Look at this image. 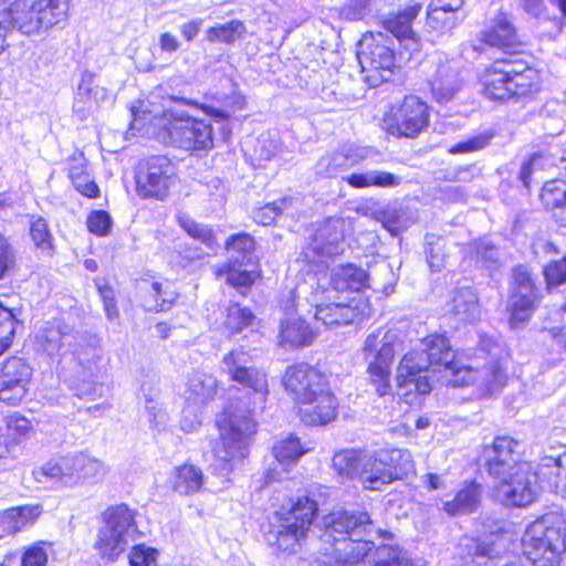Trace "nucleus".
Masks as SVG:
<instances>
[{
    "label": "nucleus",
    "mask_w": 566,
    "mask_h": 566,
    "mask_svg": "<svg viewBox=\"0 0 566 566\" xmlns=\"http://www.w3.org/2000/svg\"><path fill=\"white\" fill-rule=\"evenodd\" d=\"M249 363L250 356L242 349L230 352L222 360V369L233 381L253 392V401L252 408L241 406L240 401L231 402L217 420L220 439L213 449L211 468L221 476H227L247 458L256 432L253 411L263 408L269 394L266 375L248 366Z\"/></svg>",
    "instance_id": "1"
},
{
    "label": "nucleus",
    "mask_w": 566,
    "mask_h": 566,
    "mask_svg": "<svg viewBox=\"0 0 566 566\" xmlns=\"http://www.w3.org/2000/svg\"><path fill=\"white\" fill-rule=\"evenodd\" d=\"M386 531L375 527L367 512L343 510L326 520L323 541L331 544V555L323 563L329 566H354L374 548V538L384 537Z\"/></svg>",
    "instance_id": "2"
},
{
    "label": "nucleus",
    "mask_w": 566,
    "mask_h": 566,
    "mask_svg": "<svg viewBox=\"0 0 566 566\" xmlns=\"http://www.w3.org/2000/svg\"><path fill=\"white\" fill-rule=\"evenodd\" d=\"M283 385L300 405L301 420L308 426H322L337 415V400L325 374L308 364L287 367Z\"/></svg>",
    "instance_id": "3"
},
{
    "label": "nucleus",
    "mask_w": 566,
    "mask_h": 566,
    "mask_svg": "<svg viewBox=\"0 0 566 566\" xmlns=\"http://www.w3.org/2000/svg\"><path fill=\"white\" fill-rule=\"evenodd\" d=\"M454 354L449 339L443 334H430L419 340V346L403 355L397 368L399 386H413L420 395H427L432 386L429 368L433 371L450 369Z\"/></svg>",
    "instance_id": "4"
},
{
    "label": "nucleus",
    "mask_w": 566,
    "mask_h": 566,
    "mask_svg": "<svg viewBox=\"0 0 566 566\" xmlns=\"http://www.w3.org/2000/svg\"><path fill=\"white\" fill-rule=\"evenodd\" d=\"M316 511L315 502L308 497H300L296 502L281 505L268 517L265 541L281 552L294 553L308 531Z\"/></svg>",
    "instance_id": "5"
},
{
    "label": "nucleus",
    "mask_w": 566,
    "mask_h": 566,
    "mask_svg": "<svg viewBox=\"0 0 566 566\" xmlns=\"http://www.w3.org/2000/svg\"><path fill=\"white\" fill-rule=\"evenodd\" d=\"M133 116L130 129H142L147 120L157 119L164 125L157 139L161 142H213L212 127L203 120H197L182 112L171 108L164 109L160 117L158 112L148 108L144 101H137L130 107Z\"/></svg>",
    "instance_id": "6"
},
{
    "label": "nucleus",
    "mask_w": 566,
    "mask_h": 566,
    "mask_svg": "<svg viewBox=\"0 0 566 566\" xmlns=\"http://www.w3.org/2000/svg\"><path fill=\"white\" fill-rule=\"evenodd\" d=\"M563 522L545 515L531 523L523 537L522 551L534 566H558L566 549Z\"/></svg>",
    "instance_id": "7"
},
{
    "label": "nucleus",
    "mask_w": 566,
    "mask_h": 566,
    "mask_svg": "<svg viewBox=\"0 0 566 566\" xmlns=\"http://www.w3.org/2000/svg\"><path fill=\"white\" fill-rule=\"evenodd\" d=\"M347 222L343 218H327L321 222L308 242L303 247L296 262L308 273L322 272L325 259L344 251V239Z\"/></svg>",
    "instance_id": "8"
},
{
    "label": "nucleus",
    "mask_w": 566,
    "mask_h": 566,
    "mask_svg": "<svg viewBox=\"0 0 566 566\" xmlns=\"http://www.w3.org/2000/svg\"><path fill=\"white\" fill-rule=\"evenodd\" d=\"M400 346L396 332L378 328L370 333L364 343L363 355L368 364L369 378L379 396L390 389V367Z\"/></svg>",
    "instance_id": "9"
},
{
    "label": "nucleus",
    "mask_w": 566,
    "mask_h": 566,
    "mask_svg": "<svg viewBox=\"0 0 566 566\" xmlns=\"http://www.w3.org/2000/svg\"><path fill=\"white\" fill-rule=\"evenodd\" d=\"M105 525L99 528L95 547L104 556L117 557L137 532L135 513L125 503L109 506L103 513Z\"/></svg>",
    "instance_id": "10"
},
{
    "label": "nucleus",
    "mask_w": 566,
    "mask_h": 566,
    "mask_svg": "<svg viewBox=\"0 0 566 566\" xmlns=\"http://www.w3.org/2000/svg\"><path fill=\"white\" fill-rule=\"evenodd\" d=\"M43 474L73 486L102 480L106 474L105 465L85 453H74L49 461L42 468Z\"/></svg>",
    "instance_id": "11"
},
{
    "label": "nucleus",
    "mask_w": 566,
    "mask_h": 566,
    "mask_svg": "<svg viewBox=\"0 0 566 566\" xmlns=\"http://www.w3.org/2000/svg\"><path fill=\"white\" fill-rule=\"evenodd\" d=\"M495 481V497L504 505L527 506L539 495L538 476L530 462L515 467L514 471Z\"/></svg>",
    "instance_id": "12"
},
{
    "label": "nucleus",
    "mask_w": 566,
    "mask_h": 566,
    "mask_svg": "<svg viewBox=\"0 0 566 566\" xmlns=\"http://www.w3.org/2000/svg\"><path fill=\"white\" fill-rule=\"evenodd\" d=\"M429 124L428 105L418 96L409 95L385 116L382 128L396 138H417Z\"/></svg>",
    "instance_id": "13"
},
{
    "label": "nucleus",
    "mask_w": 566,
    "mask_h": 566,
    "mask_svg": "<svg viewBox=\"0 0 566 566\" xmlns=\"http://www.w3.org/2000/svg\"><path fill=\"white\" fill-rule=\"evenodd\" d=\"M137 195L165 200L176 179V168L166 156H153L138 164L135 174Z\"/></svg>",
    "instance_id": "14"
},
{
    "label": "nucleus",
    "mask_w": 566,
    "mask_h": 566,
    "mask_svg": "<svg viewBox=\"0 0 566 566\" xmlns=\"http://www.w3.org/2000/svg\"><path fill=\"white\" fill-rule=\"evenodd\" d=\"M432 72L428 83L432 98L439 104L452 101L463 87V76L460 62L439 53L432 57Z\"/></svg>",
    "instance_id": "15"
},
{
    "label": "nucleus",
    "mask_w": 566,
    "mask_h": 566,
    "mask_svg": "<svg viewBox=\"0 0 566 566\" xmlns=\"http://www.w3.org/2000/svg\"><path fill=\"white\" fill-rule=\"evenodd\" d=\"M32 368L21 357L8 358L0 368V401L19 403L27 395Z\"/></svg>",
    "instance_id": "16"
},
{
    "label": "nucleus",
    "mask_w": 566,
    "mask_h": 566,
    "mask_svg": "<svg viewBox=\"0 0 566 566\" xmlns=\"http://www.w3.org/2000/svg\"><path fill=\"white\" fill-rule=\"evenodd\" d=\"M518 443L510 437H497L491 446L483 450L484 467L494 480L515 470L524 463L516 451Z\"/></svg>",
    "instance_id": "17"
},
{
    "label": "nucleus",
    "mask_w": 566,
    "mask_h": 566,
    "mask_svg": "<svg viewBox=\"0 0 566 566\" xmlns=\"http://www.w3.org/2000/svg\"><path fill=\"white\" fill-rule=\"evenodd\" d=\"M357 60L363 71H390L395 64L392 49L386 44L382 33L365 34L358 44Z\"/></svg>",
    "instance_id": "18"
},
{
    "label": "nucleus",
    "mask_w": 566,
    "mask_h": 566,
    "mask_svg": "<svg viewBox=\"0 0 566 566\" xmlns=\"http://www.w3.org/2000/svg\"><path fill=\"white\" fill-rule=\"evenodd\" d=\"M327 295L328 293L324 290L312 293L314 316L317 321L327 327H335L350 324L356 319L358 316L356 307L345 301H332L333 295L331 294V298H327Z\"/></svg>",
    "instance_id": "19"
},
{
    "label": "nucleus",
    "mask_w": 566,
    "mask_h": 566,
    "mask_svg": "<svg viewBox=\"0 0 566 566\" xmlns=\"http://www.w3.org/2000/svg\"><path fill=\"white\" fill-rule=\"evenodd\" d=\"M109 102V93L105 87L94 85L93 75L84 73L74 97L73 113L78 120L92 116L102 104Z\"/></svg>",
    "instance_id": "20"
},
{
    "label": "nucleus",
    "mask_w": 566,
    "mask_h": 566,
    "mask_svg": "<svg viewBox=\"0 0 566 566\" xmlns=\"http://www.w3.org/2000/svg\"><path fill=\"white\" fill-rule=\"evenodd\" d=\"M1 21H6L8 29H15L24 35H40L45 32L36 0H17Z\"/></svg>",
    "instance_id": "21"
},
{
    "label": "nucleus",
    "mask_w": 566,
    "mask_h": 566,
    "mask_svg": "<svg viewBox=\"0 0 566 566\" xmlns=\"http://www.w3.org/2000/svg\"><path fill=\"white\" fill-rule=\"evenodd\" d=\"M480 40L490 46L515 49L521 44L514 24L504 12H499L480 33Z\"/></svg>",
    "instance_id": "22"
},
{
    "label": "nucleus",
    "mask_w": 566,
    "mask_h": 566,
    "mask_svg": "<svg viewBox=\"0 0 566 566\" xmlns=\"http://www.w3.org/2000/svg\"><path fill=\"white\" fill-rule=\"evenodd\" d=\"M420 10V4L410 6L398 14L388 18L384 23L386 31L390 32L410 53L420 49L419 40L411 28V21L419 14Z\"/></svg>",
    "instance_id": "23"
},
{
    "label": "nucleus",
    "mask_w": 566,
    "mask_h": 566,
    "mask_svg": "<svg viewBox=\"0 0 566 566\" xmlns=\"http://www.w3.org/2000/svg\"><path fill=\"white\" fill-rule=\"evenodd\" d=\"M317 332L301 316H287L281 321L279 344L282 347L298 348L312 345Z\"/></svg>",
    "instance_id": "24"
},
{
    "label": "nucleus",
    "mask_w": 566,
    "mask_h": 566,
    "mask_svg": "<svg viewBox=\"0 0 566 566\" xmlns=\"http://www.w3.org/2000/svg\"><path fill=\"white\" fill-rule=\"evenodd\" d=\"M74 329L67 325L48 324L41 327L36 335L35 342L40 350L50 356L61 354L73 346Z\"/></svg>",
    "instance_id": "25"
},
{
    "label": "nucleus",
    "mask_w": 566,
    "mask_h": 566,
    "mask_svg": "<svg viewBox=\"0 0 566 566\" xmlns=\"http://www.w3.org/2000/svg\"><path fill=\"white\" fill-rule=\"evenodd\" d=\"M379 459V451L373 454L365 453L360 459L357 480L365 489L380 490L384 485L394 482L391 471Z\"/></svg>",
    "instance_id": "26"
},
{
    "label": "nucleus",
    "mask_w": 566,
    "mask_h": 566,
    "mask_svg": "<svg viewBox=\"0 0 566 566\" xmlns=\"http://www.w3.org/2000/svg\"><path fill=\"white\" fill-rule=\"evenodd\" d=\"M217 394V379L213 375L196 370L188 376L185 397L188 401V407L184 412H187L191 406L201 407L211 401Z\"/></svg>",
    "instance_id": "27"
},
{
    "label": "nucleus",
    "mask_w": 566,
    "mask_h": 566,
    "mask_svg": "<svg viewBox=\"0 0 566 566\" xmlns=\"http://www.w3.org/2000/svg\"><path fill=\"white\" fill-rule=\"evenodd\" d=\"M369 275L361 268L353 264L342 265L333 269L329 275V287L324 289L327 292V298L334 292L360 291L365 286H369Z\"/></svg>",
    "instance_id": "28"
},
{
    "label": "nucleus",
    "mask_w": 566,
    "mask_h": 566,
    "mask_svg": "<svg viewBox=\"0 0 566 566\" xmlns=\"http://www.w3.org/2000/svg\"><path fill=\"white\" fill-rule=\"evenodd\" d=\"M514 73L511 65L494 62L483 76L484 94L490 99L505 101L512 97L510 75Z\"/></svg>",
    "instance_id": "29"
},
{
    "label": "nucleus",
    "mask_w": 566,
    "mask_h": 566,
    "mask_svg": "<svg viewBox=\"0 0 566 566\" xmlns=\"http://www.w3.org/2000/svg\"><path fill=\"white\" fill-rule=\"evenodd\" d=\"M66 354H71L80 366L91 369L102 356L99 338L93 334L74 331L73 346L63 352V355Z\"/></svg>",
    "instance_id": "30"
},
{
    "label": "nucleus",
    "mask_w": 566,
    "mask_h": 566,
    "mask_svg": "<svg viewBox=\"0 0 566 566\" xmlns=\"http://www.w3.org/2000/svg\"><path fill=\"white\" fill-rule=\"evenodd\" d=\"M506 375L500 365H493L483 371H475L471 368H460L451 380L454 386H467L481 380L488 392L492 394L504 386Z\"/></svg>",
    "instance_id": "31"
},
{
    "label": "nucleus",
    "mask_w": 566,
    "mask_h": 566,
    "mask_svg": "<svg viewBox=\"0 0 566 566\" xmlns=\"http://www.w3.org/2000/svg\"><path fill=\"white\" fill-rule=\"evenodd\" d=\"M418 219L417 211L403 203L388 206L377 213V220L391 235H398Z\"/></svg>",
    "instance_id": "32"
},
{
    "label": "nucleus",
    "mask_w": 566,
    "mask_h": 566,
    "mask_svg": "<svg viewBox=\"0 0 566 566\" xmlns=\"http://www.w3.org/2000/svg\"><path fill=\"white\" fill-rule=\"evenodd\" d=\"M169 482L175 492L180 495H191L201 490L205 475L199 467L192 463H184L174 469Z\"/></svg>",
    "instance_id": "33"
},
{
    "label": "nucleus",
    "mask_w": 566,
    "mask_h": 566,
    "mask_svg": "<svg viewBox=\"0 0 566 566\" xmlns=\"http://www.w3.org/2000/svg\"><path fill=\"white\" fill-rule=\"evenodd\" d=\"M41 513L42 506L40 504L10 507L0 513V531L10 534L17 533L33 524Z\"/></svg>",
    "instance_id": "34"
},
{
    "label": "nucleus",
    "mask_w": 566,
    "mask_h": 566,
    "mask_svg": "<svg viewBox=\"0 0 566 566\" xmlns=\"http://www.w3.org/2000/svg\"><path fill=\"white\" fill-rule=\"evenodd\" d=\"M229 253V266H254L255 265V242L248 233L232 234L226 242Z\"/></svg>",
    "instance_id": "35"
},
{
    "label": "nucleus",
    "mask_w": 566,
    "mask_h": 566,
    "mask_svg": "<svg viewBox=\"0 0 566 566\" xmlns=\"http://www.w3.org/2000/svg\"><path fill=\"white\" fill-rule=\"evenodd\" d=\"M482 488L475 482L467 484L450 501H444L442 510L449 516L469 514L476 510L481 500Z\"/></svg>",
    "instance_id": "36"
},
{
    "label": "nucleus",
    "mask_w": 566,
    "mask_h": 566,
    "mask_svg": "<svg viewBox=\"0 0 566 566\" xmlns=\"http://www.w3.org/2000/svg\"><path fill=\"white\" fill-rule=\"evenodd\" d=\"M450 310L462 322L478 321L481 314L478 294L470 286L458 287L453 293Z\"/></svg>",
    "instance_id": "37"
},
{
    "label": "nucleus",
    "mask_w": 566,
    "mask_h": 566,
    "mask_svg": "<svg viewBox=\"0 0 566 566\" xmlns=\"http://www.w3.org/2000/svg\"><path fill=\"white\" fill-rule=\"evenodd\" d=\"M379 461H384L387 469L392 473V480H401L415 471L413 460L408 450L391 448L380 449Z\"/></svg>",
    "instance_id": "38"
},
{
    "label": "nucleus",
    "mask_w": 566,
    "mask_h": 566,
    "mask_svg": "<svg viewBox=\"0 0 566 566\" xmlns=\"http://www.w3.org/2000/svg\"><path fill=\"white\" fill-rule=\"evenodd\" d=\"M36 6L45 32L66 22L70 0H36Z\"/></svg>",
    "instance_id": "39"
},
{
    "label": "nucleus",
    "mask_w": 566,
    "mask_h": 566,
    "mask_svg": "<svg viewBox=\"0 0 566 566\" xmlns=\"http://www.w3.org/2000/svg\"><path fill=\"white\" fill-rule=\"evenodd\" d=\"M344 179L349 186L354 188H394L400 184L399 177L391 172L381 170H369L364 174H352Z\"/></svg>",
    "instance_id": "40"
},
{
    "label": "nucleus",
    "mask_w": 566,
    "mask_h": 566,
    "mask_svg": "<svg viewBox=\"0 0 566 566\" xmlns=\"http://www.w3.org/2000/svg\"><path fill=\"white\" fill-rule=\"evenodd\" d=\"M178 294L171 289V285L166 282H153L150 284L149 297L145 301V307L147 311L165 312L169 311Z\"/></svg>",
    "instance_id": "41"
},
{
    "label": "nucleus",
    "mask_w": 566,
    "mask_h": 566,
    "mask_svg": "<svg viewBox=\"0 0 566 566\" xmlns=\"http://www.w3.org/2000/svg\"><path fill=\"white\" fill-rule=\"evenodd\" d=\"M352 154L347 153L344 156L323 157L318 163V171L327 176H332L336 172V166L343 165L344 160L350 161V164H358L359 161L374 158L376 151L374 147H357L356 150H350Z\"/></svg>",
    "instance_id": "42"
},
{
    "label": "nucleus",
    "mask_w": 566,
    "mask_h": 566,
    "mask_svg": "<svg viewBox=\"0 0 566 566\" xmlns=\"http://www.w3.org/2000/svg\"><path fill=\"white\" fill-rule=\"evenodd\" d=\"M80 160V166L69 167V176L72 180L74 188L83 196L87 198L98 197L99 189L95 181L91 178L90 174L85 171V158L82 153L78 157L74 158Z\"/></svg>",
    "instance_id": "43"
},
{
    "label": "nucleus",
    "mask_w": 566,
    "mask_h": 566,
    "mask_svg": "<svg viewBox=\"0 0 566 566\" xmlns=\"http://www.w3.org/2000/svg\"><path fill=\"white\" fill-rule=\"evenodd\" d=\"M247 32L244 23L240 20H232L226 24L211 27L206 32L209 42H221L231 44L242 39Z\"/></svg>",
    "instance_id": "44"
},
{
    "label": "nucleus",
    "mask_w": 566,
    "mask_h": 566,
    "mask_svg": "<svg viewBox=\"0 0 566 566\" xmlns=\"http://www.w3.org/2000/svg\"><path fill=\"white\" fill-rule=\"evenodd\" d=\"M176 219L178 224L188 233V235L200 241L211 250L217 247L216 235L211 228L195 221L191 217L182 212H179L176 216Z\"/></svg>",
    "instance_id": "45"
},
{
    "label": "nucleus",
    "mask_w": 566,
    "mask_h": 566,
    "mask_svg": "<svg viewBox=\"0 0 566 566\" xmlns=\"http://www.w3.org/2000/svg\"><path fill=\"white\" fill-rule=\"evenodd\" d=\"M364 452L357 450H343L333 457V467L340 474L357 479L360 459Z\"/></svg>",
    "instance_id": "46"
},
{
    "label": "nucleus",
    "mask_w": 566,
    "mask_h": 566,
    "mask_svg": "<svg viewBox=\"0 0 566 566\" xmlns=\"http://www.w3.org/2000/svg\"><path fill=\"white\" fill-rule=\"evenodd\" d=\"M294 201L295 199L292 197H284L277 201L266 203L253 212V219L262 226H270L282 212L291 209Z\"/></svg>",
    "instance_id": "47"
},
{
    "label": "nucleus",
    "mask_w": 566,
    "mask_h": 566,
    "mask_svg": "<svg viewBox=\"0 0 566 566\" xmlns=\"http://www.w3.org/2000/svg\"><path fill=\"white\" fill-rule=\"evenodd\" d=\"M512 295L524 300L538 301L533 279L525 266H517L513 271Z\"/></svg>",
    "instance_id": "48"
},
{
    "label": "nucleus",
    "mask_w": 566,
    "mask_h": 566,
    "mask_svg": "<svg viewBox=\"0 0 566 566\" xmlns=\"http://www.w3.org/2000/svg\"><path fill=\"white\" fill-rule=\"evenodd\" d=\"M307 450L301 444L300 439L293 434L279 441L273 447V454L281 463H291L301 458Z\"/></svg>",
    "instance_id": "49"
},
{
    "label": "nucleus",
    "mask_w": 566,
    "mask_h": 566,
    "mask_svg": "<svg viewBox=\"0 0 566 566\" xmlns=\"http://www.w3.org/2000/svg\"><path fill=\"white\" fill-rule=\"evenodd\" d=\"M541 197L547 207L559 209L562 222L566 223V189L556 181H548L543 186Z\"/></svg>",
    "instance_id": "50"
},
{
    "label": "nucleus",
    "mask_w": 566,
    "mask_h": 566,
    "mask_svg": "<svg viewBox=\"0 0 566 566\" xmlns=\"http://www.w3.org/2000/svg\"><path fill=\"white\" fill-rule=\"evenodd\" d=\"M253 319L254 315L249 308L232 304L228 307L224 326L231 334H235L249 327Z\"/></svg>",
    "instance_id": "51"
},
{
    "label": "nucleus",
    "mask_w": 566,
    "mask_h": 566,
    "mask_svg": "<svg viewBox=\"0 0 566 566\" xmlns=\"http://www.w3.org/2000/svg\"><path fill=\"white\" fill-rule=\"evenodd\" d=\"M535 301H532L531 298H521L515 297L511 295V304H510V324L513 328H517L524 323H526L532 312L535 308Z\"/></svg>",
    "instance_id": "52"
},
{
    "label": "nucleus",
    "mask_w": 566,
    "mask_h": 566,
    "mask_svg": "<svg viewBox=\"0 0 566 566\" xmlns=\"http://www.w3.org/2000/svg\"><path fill=\"white\" fill-rule=\"evenodd\" d=\"M512 96H521L530 93L537 85L538 75L534 69L524 70L523 73H518L514 70V73L510 75Z\"/></svg>",
    "instance_id": "53"
},
{
    "label": "nucleus",
    "mask_w": 566,
    "mask_h": 566,
    "mask_svg": "<svg viewBox=\"0 0 566 566\" xmlns=\"http://www.w3.org/2000/svg\"><path fill=\"white\" fill-rule=\"evenodd\" d=\"M242 151L251 166L261 168L274 155L275 144H245Z\"/></svg>",
    "instance_id": "54"
},
{
    "label": "nucleus",
    "mask_w": 566,
    "mask_h": 566,
    "mask_svg": "<svg viewBox=\"0 0 566 566\" xmlns=\"http://www.w3.org/2000/svg\"><path fill=\"white\" fill-rule=\"evenodd\" d=\"M373 566H412L398 548L392 546L378 547L373 557Z\"/></svg>",
    "instance_id": "55"
},
{
    "label": "nucleus",
    "mask_w": 566,
    "mask_h": 566,
    "mask_svg": "<svg viewBox=\"0 0 566 566\" xmlns=\"http://www.w3.org/2000/svg\"><path fill=\"white\" fill-rule=\"evenodd\" d=\"M449 13V11L441 8H433L430 3L427 13V27L439 33L451 30L455 24V20Z\"/></svg>",
    "instance_id": "56"
},
{
    "label": "nucleus",
    "mask_w": 566,
    "mask_h": 566,
    "mask_svg": "<svg viewBox=\"0 0 566 566\" xmlns=\"http://www.w3.org/2000/svg\"><path fill=\"white\" fill-rule=\"evenodd\" d=\"M476 262L481 263L488 270H494L497 268L499 251L497 249L486 240H480L473 244Z\"/></svg>",
    "instance_id": "57"
},
{
    "label": "nucleus",
    "mask_w": 566,
    "mask_h": 566,
    "mask_svg": "<svg viewBox=\"0 0 566 566\" xmlns=\"http://www.w3.org/2000/svg\"><path fill=\"white\" fill-rule=\"evenodd\" d=\"M158 551L145 544L135 545L128 555L130 566H157Z\"/></svg>",
    "instance_id": "58"
},
{
    "label": "nucleus",
    "mask_w": 566,
    "mask_h": 566,
    "mask_svg": "<svg viewBox=\"0 0 566 566\" xmlns=\"http://www.w3.org/2000/svg\"><path fill=\"white\" fill-rule=\"evenodd\" d=\"M30 235L38 248L45 251L52 249V234L43 218L39 217L31 222Z\"/></svg>",
    "instance_id": "59"
},
{
    "label": "nucleus",
    "mask_w": 566,
    "mask_h": 566,
    "mask_svg": "<svg viewBox=\"0 0 566 566\" xmlns=\"http://www.w3.org/2000/svg\"><path fill=\"white\" fill-rule=\"evenodd\" d=\"M202 258V252L199 248L179 245L170 254L169 262L176 269H186L191 262Z\"/></svg>",
    "instance_id": "60"
},
{
    "label": "nucleus",
    "mask_w": 566,
    "mask_h": 566,
    "mask_svg": "<svg viewBox=\"0 0 566 566\" xmlns=\"http://www.w3.org/2000/svg\"><path fill=\"white\" fill-rule=\"evenodd\" d=\"M255 272L253 270H248L239 266H230V270L227 274V281L232 286L240 290L241 294H245V290H248L255 280Z\"/></svg>",
    "instance_id": "61"
},
{
    "label": "nucleus",
    "mask_w": 566,
    "mask_h": 566,
    "mask_svg": "<svg viewBox=\"0 0 566 566\" xmlns=\"http://www.w3.org/2000/svg\"><path fill=\"white\" fill-rule=\"evenodd\" d=\"M8 436L15 441L25 438L32 429L28 418L21 415H11L6 420Z\"/></svg>",
    "instance_id": "62"
},
{
    "label": "nucleus",
    "mask_w": 566,
    "mask_h": 566,
    "mask_svg": "<svg viewBox=\"0 0 566 566\" xmlns=\"http://www.w3.org/2000/svg\"><path fill=\"white\" fill-rule=\"evenodd\" d=\"M547 286L560 285L566 282V258L553 260L544 268Z\"/></svg>",
    "instance_id": "63"
},
{
    "label": "nucleus",
    "mask_w": 566,
    "mask_h": 566,
    "mask_svg": "<svg viewBox=\"0 0 566 566\" xmlns=\"http://www.w3.org/2000/svg\"><path fill=\"white\" fill-rule=\"evenodd\" d=\"M551 475L554 476L552 488L555 493L566 497V453L553 460Z\"/></svg>",
    "instance_id": "64"
}]
</instances>
